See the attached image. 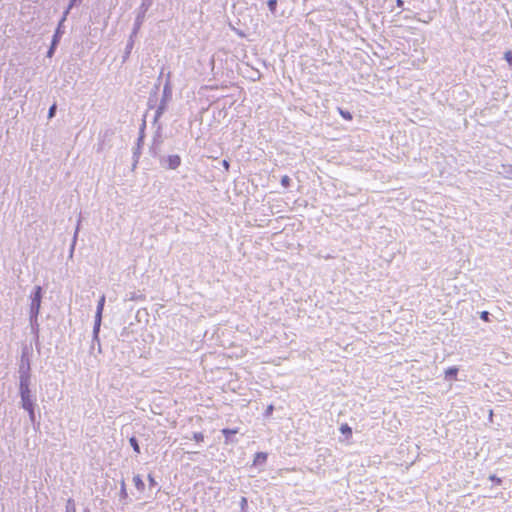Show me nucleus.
<instances>
[{"label": "nucleus", "mask_w": 512, "mask_h": 512, "mask_svg": "<svg viewBox=\"0 0 512 512\" xmlns=\"http://www.w3.org/2000/svg\"><path fill=\"white\" fill-rule=\"evenodd\" d=\"M30 377L26 373H22L20 376V396H21V405L23 409H25L29 414V419L31 422L35 421V413H34V400L31 395V391L29 389Z\"/></svg>", "instance_id": "obj_1"}, {"label": "nucleus", "mask_w": 512, "mask_h": 512, "mask_svg": "<svg viewBox=\"0 0 512 512\" xmlns=\"http://www.w3.org/2000/svg\"><path fill=\"white\" fill-rule=\"evenodd\" d=\"M30 300V322L31 325H34L37 322V318L41 308L42 288L40 286H36L34 288V291L30 296Z\"/></svg>", "instance_id": "obj_2"}, {"label": "nucleus", "mask_w": 512, "mask_h": 512, "mask_svg": "<svg viewBox=\"0 0 512 512\" xmlns=\"http://www.w3.org/2000/svg\"><path fill=\"white\" fill-rule=\"evenodd\" d=\"M166 163L168 169L175 170L180 166L181 158L178 155H169Z\"/></svg>", "instance_id": "obj_3"}, {"label": "nucleus", "mask_w": 512, "mask_h": 512, "mask_svg": "<svg viewBox=\"0 0 512 512\" xmlns=\"http://www.w3.org/2000/svg\"><path fill=\"white\" fill-rule=\"evenodd\" d=\"M502 170L498 172L499 175L506 179L512 180V164H503Z\"/></svg>", "instance_id": "obj_4"}, {"label": "nucleus", "mask_w": 512, "mask_h": 512, "mask_svg": "<svg viewBox=\"0 0 512 512\" xmlns=\"http://www.w3.org/2000/svg\"><path fill=\"white\" fill-rule=\"evenodd\" d=\"M457 373H458L457 367H450L445 370V373H444L445 379H447V380L456 379Z\"/></svg>", "instance_id": "obj_5"}, {"label": "nucleus", "mask_w": 512, "mask_h": 512, "mask_svg": "<svg viewBox=\"0 0 512 512\" xmlns=\"http://www.w3.org/2000/svg\"><path fill=\"white\" fill-rule=\"evenodd\" d=\"M267 460V454L264 453V452H258L256 453L255 457H254V465H258V464H264Z\"/></svg>", "instance_id": "obj_6"}, {"label": "nucleus", "mask_w": 512, "mask_h": 512, "mask_svg": "<svg viewBox=\"0 0 512 512\" xmlns=\"http://www.w3.org/2000/svg\"><path fill=\"white\" fill-rule=\"evenodd\" d=\"M101 321H102V317L95 316V323H94V328H93V336H94L95 340L98 339Z\"/></svg>", "instance_id": "obj_7"}, {"label": "nucleus", "mask_w": 512, "mask_h": 512, "mask_svg": "<svg viewBox=\"0 0 512 512\" xmlns=\"http://www.w3.org/2000/svg\"><path fill=\"white\" fill-rule=\"evenodd\" d=\"M104 304H105V296L102 295L98 301L95 316L102 317Z\"/></svg>", "instance_id": "obj_8"}, {"label": "nucleus", "mask_w": 512, "mask_h": 512, "mask_svg": "<svg viewBox=\"0 0 512 512\" xmlns=\"http://www.w3.org/2000/svg\"><path fill=\"white\" fill-rule=\"evenodd\" d=\"M171 96H172V90H171L169 81H167L163 88V98L162 99L170 100Z\"/></svg>", "instance_id": "obj_9"}, {"label": "nucleus", "mask_w": 512, "mask_h": 512, "mask_svg": "<svg viewBox=\"0 0 512 512\" xmlns=\"http://www.w3.org/2000/svg\"><path fill=\"white\" fill-rule=\"evenodd\" d=\"M133 482H134V485L135 487L139 490V491H143L144 490V482L142 481L141 477L139 475H136L133 477Z\"/></svg>", "instance_id": "obj_10"}, {"label": "nucleus", "mask_w": 512, "mask_h": 512, "mask_svg": "<svg viewBox=\"0 0 512 512\" xmlns=\"http://www.w3.org/2000/svg\"><path fill=\"white\" fill-rule=\"evenodd\" d=\"M340 431L342 434L346 435L347 437H350L352 435V429L347 424H342L340 427Z\"/></svg>", "instance_id": "obj_11"}, {"label": "nucleus", "mask_w": 512, "mask_h": 512, "mask_svg": "<svg viewBox=\"0 0 512 512\" xmlns=\"http://www.w3.org/2000/svg\"><path fill=\"white\" fill-rule=\"evenodd\" d=\"M66 512H76L73 500L69 499L66 505Z\"/></svg>", "instance_id": "obj_12"}, {"label": "nucleus", "mask_w": 512, "mask_h": 512, "mask_svg": "<svg viewBox=\"0 0 512 512\" xmlns=\"http://www.w3.org/2000/svg\"><path fill=\"white\" fill-rule=\"evenodd\" d=\"M129 442H130L131 446L133 447L134 451L139 453L140 448H139L136 438H134V437L130 438Z\"/></svg>", "instance_id": "obj_13"}, {"label": "nucleus", "mask_w": 512, "mask_h": 512, "mask_svg": "<svg viewBox=\"0 0 512 512\" xmlns=\"http://www.w3.org/2000/svg\"><path fill=\"white\" fill-rule=\"evenodd\" d=\"M222 433L228 438L230 435L238 433L237 429H223Z\"/></svg>", "instance_id": "obj_14"}, {"label": "nucleus", "mask_w": 512, "mask_h": 512, "mask_svg": "<svg viewBox=\"0 0 512 512\" xmlns=\"http://www.w3.org/2000/svg\"><path fill=\"white\" fill-rule=\"evenodd\" d=\"M77 1H78V0H71V1H70V4H69V6H68V9L65 11L64 16H63V18H62L61 23L66 19V16H67V14L69 13V10H70L74 5H75V3H76Z\"/></svg>", "instance_id": "obj_15"}, {"label": "nucleus", "mask_w": 512, "mask_h": 512, "mask_svg": "<svg viewBox=\"0 0 512 512\" xmlns=\"http://www.w3.org/2000/svg\"><path fill=\"white\" fill-rule=\"evenodd\" d=\"M79 223H80V221H78V225H77L75 233H74L73 242H72V246H71V253L73 252V249H74V246L76 243V239H77V235H78V231H79Z\"/></svg>", "instance_id": "obj_16"}, {"label": "nucleus", "mask_w": 512, "mask_h": 512, "mask_svg": "<svg viewBox=\"0 0 512 512\" xmlns=\"http://www.w3.org/2000/svg\"><path fill=\"white\" fill-rule=\"evenodd\" d=\"M480 318L485 321V322H489L490 319H489V312L487 311H483L480 313Z\"/></svg>", "instance_id": "obj_17"}, {"label": "nucleus", "mask_w": 512, "mask_h": 512, "mask_svg": "<svg viewBox=\"0 0 512 512\" xmlns=\"http://www.w3.org/2000/svg\"><path fill=\"white\" fill-rule=\"evenodd\" d=\"M55 112H56V105H55V104H53V105L49 108V111H48V118H52V117H54Z\"/></svg>", "instance_id": "obj_18"}, {"label": "nucleus", "mask_w": 512, "mask_h": 512, "mask_svg": "<svg viewBox=\"0 0 512 512\" xmlns=\"http://www.w3.org/2000/svg\"><path fill=\"white\" fill-rule=\"evenodd\" d=\"M289 183H290V178L287 175L283 176L281 179V184L284 187H287L289 185Z\"/></svg>", "instance_id": "obj_19"}, {"label": "nucleus", "mask_w": 512, "mask_h": 512, "mask_svg": "<svg viewBox=\"0 0 512 512\" xmlns=\"http://www.w3.org/2000/svg\"><path fill=\"white\" fill-rule=\"evenodd\" d=\"M505 59L507 60V62H508L509 64H512V52H511V51H507V52L505 53Z\"/></svg>", "instance_id": "obj_20"}, {"label": "nucleus", "mask_w": 512, "mask_h": 512, "mask_svg": "<svg viewBox=\"0 0 512 512\" xmlns=\"http://www.w3.org/2000/svg\"><path fill=\"white\" fill-rule=\"evenodd\" d=\"M194 439H195L196 441H198V442H199V441H203L204 436H203V434H202V433H194Z\"/></svg>", "instance_id": "obj_21"}, {"label": "nucleus", "mask_w": 512, "mask_h": 512, "mask_svg": "<svg viewBox=\"0 0 512 512\" xmlns=\"http://www.w3.org/2000/svg\"><path fill=\"white\" fill-rule=\"evenodd\" d=\"M164 111H165V109H163V107H158V109L156 111V117H159L160 115H162Z\"/></svg>", "instance_id": "obj_22"}, {"label": "nucleus", "mask_w": 512, "mask_h": 512, "mask_svg": "<svg viewBox=\"0 0 512 512\" xmlns=\"http://www.w3.org/2000/svg\"><path fill=\"white\" fill-rule=\"evenodd\" d=\"M168 101L169 100L162 99L159 107H163V109H166V105H167Z\"/></svg>", "instance_id": "obj_23"}, {"label": "nucleus", "mask_w": 512, "mask_h": 512, "mask_svg": "<svg viewBox=\"0 0 512 512\" xmlns=\"http://www.w3.org/2000/svg\"><path fill=\"white\" fill-rule=\"evenodd\" d=\"M148 480H149V483L150 485L154 486L156 484L154 478L152 477V475H148Z\"/></svg>", "instance_id": "obj_24"}, {"label": "nucleus", "mask_w": 512, "mask_h": 512, "mask_svg": "<svg viewBox=\"0 0 512 512\" xmlns=\"http://www.w3.org/2000/svg\"><path fill=\"white\" fill-rule=\"evenodd\" d=\"M222 165L224 167L225 170H228L229 169V162L227 160H223L222 161Z\"/></svg>", "instance_id": "obj_25"}, {"label": "nucleus", "mask_w": 512, "mask_h": 512, "mask_svg": "<svg viewBox=\"0 0 512 512\" xmlns=\"http://www.w3.org/2000/svg\"><path fill=\"white\" fill-rule=\"evenodd\" d=\"M57 41H58V32L55 34V36L53 38L52 46H56Z\"/></svg>", "instance_id": "obj_26"}, {"label": "nucleus", "mask_w": 512, "mask_h": 512, "mask_svg": "<svg viewBox=\"0 0 512 512\" xmlns=\"http://www.w3.org/2000/svg\"><path fill=\"white\" fill-rule=\"evenodd\" d=\"M54 48H55V46H51V47H50V49H49V51H48V53H47L48 57H51V56L53 55V53H54Z\"/></svg>", "instance_id": "obj_27"}, {"label": "nucleus", "mask_w": 512, "mask_h": 512, "mask_svg": "<svg viewBox=\"0 0 512 512\" xmlns=\"http://www.w3.org/2000/svg\"><path fill=\"white\" fill-rule=\"evenodd\" d=\"M246 505H247V499L243 497L241 499V507L244 508Z\"/></svg>", "instance_id": "obj_28"}, {"label": "nucleus", "mask_w": 512, "mask_h": 512, "mask_svg": "<svg viewBox=\"0 0 512 512\" xmlns=\"http://www.w3.org/2000/svg\"><path fill=\"white\" fill-rule=\"evenodd\" d=\"M275 4H276V1H275V0H270V1H269V7H270V9H273V8H274V6H275Z\"/></svg>", "instance_id": "obj_29"}, {"label": "nucleus", "mask_w": 512, "mask_h": 512, "mask_svg": "<svg viewBox=\"0 0 512 512\" xmlns=\"http://www.w3.org/2000/svg\"><path fill=\"white\" fill-rule=\"evenodd\" d=\"M342 116L348 119H351V115L349 113L341 112Z\"/></svg>", "instance_id": "obj_30"}, {"label": "nucleus", "mask_w": 512, "mask_h": 512, "mask_svg": "<svg viewBox=\"0 0 512 512\" xmlns=\"http://www.w3.org/2000/svg\"><path fill=\"white\" fill-rule=\"evenodd\" d=\"M397 6L402 7L403 6V0H396Z\"/></svg>", "instance_id": "obj_31"}, {"label": "nucleus", "mask_w": 512, "mask_h": 512, "mask_svg": "<svg viewBox=\"0 0 512 512\" xmlns=\"http://www.w3.org/2000/svg\"><path fill=\"white\" fill-rule=\"evenodd\" d=\"M272 410H273V406H272V405H270V406L267 408V411H266V412H267V414H270V413L272 412Z\"/></svg>", "instance_id": "obj_32"}, {"label": "nucleus", "mask_w": 512, "mask_h": 512, "mask_svg": "<svg viewBox=\"0 0 512 512\" xmlns=\"http://www.w3.org/2000/svg\"><path fill=\"white\" fill-rule=\"evenodd\" d=\"M138 28H139V24L137 23L133 30V35H135L137 33Z\"/></svg>", "instance_id": "obj_33"}, {"label": "nucleus", "mask_w": 512, "mask_h": 512, "mask_svg": "<svg viewBox=\"0 0 512 512\" xmlns=\"http://www.w3.org/2000/svg\"><path fill=\"white\" fill-rule=\"evenodd\" d=\"M132 45H133V41H132V40H130V42H129V43H128V45H127V49H129V50H130V49L132 48Z\"/></svg>", "instance_id": "obj_34"}]
</instances>
